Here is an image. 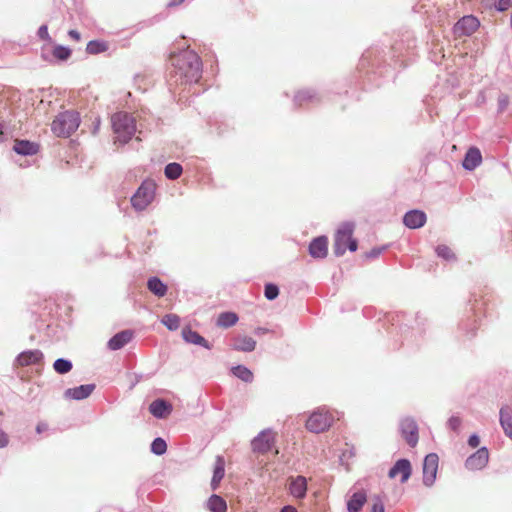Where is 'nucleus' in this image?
<instances>
[{"instance_id": "obj_44", "label": "nucleus", "mask_w": 512, "mask_h": 512, "mask_svg": "<svg viewBox=\"0 0 512 512\" xmlns=\"http://www.w3.org/2000/svg\"><path fill=\"white\" fill-rule=\"evenodd\" d=\"M37 35L40 39L42 40H45V41H50L51 38L49 36V33H48V27L47 25H41L37 31Z\"/></svg>"}, {"instance_id": "obj_10", "label": "nucleus", "mask_w": 512, "mask_h": 512, "mask_svg": "<svg viewBox=\"0 0 512 512\" xmlns=\"http://www.w3.org/2000/svg\"><path fill=\"white\" fill-rule=\"evenodd\" d=\"M400 431L410 447H415L418 443V425L412 418H404L400 422Z\"/></svg>"}, {"instance_id": "obj_52", "label": "nucleus", "mask_w": 512, "mask_h": 512, "mask_svg": "<svg viewBox=\"0 0 512 512\" xmlns=\"http://www.w3.org/2000/svg\"><path fill=\"white\" fill-rule=\"evenodd\" d=\"M269 330L267 328H264V327H257L255 330H254V333L256 335H263V334H266L268 333Z\"/></svg>"}, {"instance_id": "obj_46", "label": "nucleus", "mask_w": 512, "mask_h": 512, "mask_svg": "<svg viewBox=\"0 0 512 512\" xmlns=\"http://www.w3.org/2000/svg\"><path fill=\"white\" fill-rule=\"evenodd\" d=\"M9 444V437L6 432L0 429V449L7 447Z\"/></svg>"}, {"instance_id": "obj_20", "label": "nucleus", "mask_w": 512, "mask_h": 512, "mask_svg": "<svg viewBox=\"0 0 512 512\" xmlns=\"http://www.w3.org/2000/svg\"><path fill=\"white\" fill-rule=\"evenodd\" d=\"M499 422L504 434L512 440V408L504 405L499 411Z\"/></svg>"}, {"instance_id": "obj_54", "label": "nucleus", "mask_w": 512, "mask_h": 512, "mask_svg": "<svg viewBox=\"0 0 512 512\" xmlns=\"http://www.w3.org/2000/svg\"><path fill=\"white\" fill-rule=\"evenodd\" d=\"M280 512H297L296 508L290 505L284 506Z\"/></svg>"}, {"instance_id": "obj_9", "label": "nucleus", "mask_w": 512, "mask_h": 512, "mask_svg": "<svg viewBox=\"0 0 512 512\" xmlns=\"http://www.w3.org/2000/svg\"><path fill=\"white\" fill-rule=\"evenodd\" d=\"M480 26L479 20L473 15L462 17L454 25L453 31L457 36H470Z\"/></svg>"}, {"instance_id": "obj_26", "label": "nucleus", "mask_w": 512, "mask_h": 512, "mask_svg": "<svg viewBox=\"0 0 512 512\" xmlns=\"http://www.w3.org/2000/svg\"><path fill=\"white\" fill-rule=\"evenodd\" d=\"M320 98L318 94L311 89H304L298 91L294 96V104L296 106H303L306 103H316L319 102Z\"/></svg>"}, {"instance_id": "obj_42", "label": "nucleus", "mask_w": 512, "mask_h": 512, "mask_svg": "<svg viewBox=\"0 0 512 512\" xmlns=\"http://www.w3.org/2000/svg\"><path fill=\"white\" fill-rule=\"evenodd\" d=\"M387 249V246L374 247L369 252L366 253V258L374 259L377 258L383 251Z\"/></svg>"}, {"instance_id": "obj_11", "label": "nucleus", "mask_w": 512, "mask_h": 512, "mask_svg": "<svg viewBox=\"0 0 512 512\" xmlns=\"http://www.w3.org/2000/svg\"><path fill=\"white\" fill-rule=\"evenodd\" d=\"M488 461V449L486 447H481L466 459L465 467L471 471L482 470L486 467Z\"/></svg>"}, {"instance_id": "obj_30", "label": "nucleus", "mask_w": 512, "mask_h": 512, "mask_svg": "<svg viewBox=\"0 0 512 512\" xmlns=\"http://www.w3.org/2000/svg\"><path fill=\"white\" fill-rule=\"evenodd\" d=\"M232 374L242 380L245 383H251L253 381L252 371L244 365H237L231 369Z\"/></svg>"}, {"instance_id": "obj_36", "label": "nucleus", "mask_w": 512, "mask_h": 512, "mask_svg": "<svg viewBox=\"0 0 512 512\" xmlns=\"http://www.w3.org/2000/svg\"><path fill=\"white\" fill-rule=\"evenodd\" d=\"M150 449L153 454L161 456L167 451V443L163 438L157 437L152 441Z\"/></svg>"}, {"instance_id": "obj_32", "label": "nucleus", "mask_w": 512, "mask_h": 512, "mask_svg": "<svg viewBox=\"0 0 512 512\" xmlns=\"http://www.w3.org/2000/svg\"><path fill=\"white\" fill-rule=\"evenodd\" d=\"M183 172V168L179 163L172 162L165 166L164 174L169 180L178 179Z\"/></svg>"}, {"instance_id": "obj_15", "label": "nucleus", "mask_w": 512, "mask_h": 512, "mask_svg": "<svg viewBox=\"0 0 512 512\" xmlns=\"http://www.w3.org/2000/svg\"><path fill=\"white\" fill-rule=\"evenodd\" d=\"M309 254L313 258L323 259L328 253V238L319 236L314 238L308 247Z\"/></svg>"}, {"instance_id": "obj_22", "label": "nucleus", "mask_w": 512, "mask_h": 512, "mask_svg": "<svg viewBox=\"0 0 512 512\" xmlns=\"http://www.w3.org/2000/svg\"><path fill=\"white\" fill-rule=\"evenodd\" d=\"M232 348L241 352H252L256 348V341L247 335L234 337Z\"/></svg>"}, {"instance_id": "obj_50", "label": "nucleus", "mask_w": 512, "mask_h": 512, "mask_svg": "<svg viewBox=\"0 0 512 512\" xmlns=\"http://www.w3.org/2000/svg\"><path fill=\"white\" fill-rule=\"evenodd\" d=\"M68 35L76 41L81 39V35L77 30H69Z\"/></svg>"}, {"instance_id": "obj_35", "label": "nucleus", "mask_w": 512, "mask_h": 512, "mask_svg": "<svg viewBox=\"0 0 512 512\" xmlns=\"http://www.w3.org/2000/svg\"><path fill=\"white\" fill-rule=\"evenodd\" d=\"M168 330L175 331L180 326V318L176 314H166L161 320Z\"/></svg>"}, {"instance_id": "obj_34", "label": "nucleus", "mask_w": 512, "mask_h": 512, "mask_svg": "<svg viewBox=\"0 0 512 512\" xmlns=\"http://www.w3.org/2000/svg\"><path fill=\"white\" fill-rule=\"evenodd\" d=\"M72 367V362L65 358H58L53 364V368L58 374H66L72 370Z\"/></svg>"}, {"instance_id": "obj_7", "label": "nucleus", "mask_w": 512, "mask_h": 512, "mask_svg": "<svg viewBox=\"0 0 512 512\" xmlns=\"http://www.w3.org/2000/svg\"><path fill=\"white\" fill-rule=\"evenodd\" d=\"M274 444V432L271 429H264L251 441V448L253 452L266 454L273 448Z\"/></svg>"}, {"instance_id": "obj_40", "label": "nucleus", "mask_w": 512, "mask_h": 512, "mask_svg": "<svg viewBox=\"0 0 512 512\" xmlns=\"http://www.w3.org/2000/svg\"><path fill=\"white\" fill-rule=\"evenodd\" d=\"M508 104H509V97H508V95H506L504 93H501L498 96V109H497V112L498 113H503L507 109Z\"/></svg>"}, {"instance_id": "obj_3", "label": "nucleus", "mask_w": 512, "mask_h": 512, "mask_svg": "<svg viewBox=\"0 0 512 512\" xmlns=\"http://www.w3.org/2000/svg\"><path fill=\"white\" fill-rule=\"evenodd\" d=\"M80 122V114L77 111L67 110L56 116L51 124V130L58 137H69L78 129Z\"/></svg>"}, {"instance_id": "obj_16", "label": "nucleus", "mask_w": 512, "mask_h": 512, "mask_svg": "<svg viewBox=\"0 0 512 512\" xmlns=\"http://www.w3.org/2000/svg\"><path fill=\"white\" fill-rule=\"evenodd\" d=\"M134 332L132 330H122L111 337L107 343V347L111 351H117L132 341Z\"/></svg>"}, {"instance_id": "obj_14", "label": "nucleus", "mask_w": 512, "mask_h": 512, "mask_svg": "<svg viewBox=\"0 0 512 512\" xmlns=\"http://www.w3.org/2000/svg\"><path fill=\"white\" fill-rule=\"evenodd\" d=\"M427 220L425 212L413 209L405 213L403 223L410 229H418L425 225Z\"/></svg>"}, {"instance_id": "obj_6", "label": "nucleus", "mask_w": 512, "mask_h": 512, "mask_svg": "<svg viewBox=\"0 0 512 512\" xmlns=\"http://www.w3.org/2000/svg\"><path fill=\"white\" fill-rule=\"evenodd\" d=\"M332 421L331 415H329L325 408H319L306 421V428L310 432L321 433L331 426Z\"/></svg>"}, {"instance_id": "obj_18", "label": "nucleus", "mask_w": 512, "mask_h": 512, "mask_svg": "<svg viewBox=\"0 0 512 512\" xmlns=\"http://www.w3.org/2000/svg\"><path fill=\"white\" fill-rule=\"evenodd\" d=\"M172 405L164 399L158 398L149 405V412L158 419L166 418L172 412Z\"/></svg>"}, {"instance_id": "obj_17", "label": "nucleus", "mask_w": 512, "mask_h": 512, "mask_svg": "<svg viewBox=\"0 0 512 512\" xmlns=\"http://www.w3.org/2000/svg\"><path fill=\"white\" fill-rule=\"evenodd\" d=\"M95 384H84L74 388H68L64 392V396L67 399L83 400L88 398L95 390Z\"/></svg>"}, {"instance_id": "obj_19", "label": "nucleus", "mask_w": 512, "mask_h": 512, "mask_svg": "<svg viewBox=\"0 0 512 512\" xmlns=\"http://www.w3.org/2000/svg\"><path fill=\"white\" fill-rule=\"evenodd\" d=\"M482 162V155L477 147H470L464 157L462 166L467 171H473Z\"/></svg>"}, {"instance_id": "obj_48", "label": "nucleus", "mask_w": 512, "mask_h": 512, "mask_svg": "<svg viewBox=\"0 0 512 512\" xmlns=\"http://www.w3.org/2000/svg\"><path fill=\"white\" fill-rule=\"evenodd\" d=\"M465 326H470V330L467 331V335L469 337H473L476 334V330H477L476 322L472 321L470 323H466Z\"/></svg>"}, {"instance_id": "obj_1", "label": "nucleus", "mask_w": 512, "mask_h": 512, "mask_svg": "<svg viewBox=\"0 0 512 512\" xmlns=\"http://www.w3.org/2000/svg\"><path fill=\"white\" fill-rule=\"evenodd\" d=\"M175 76L182 83H197L202 76V61L199 55L190 49L182 50L171 56Z\"/></svg>"}, {"instance_id": "obj_53", "label": "nucleus", "mask_w": 512, "mask_h": 512, "mask_svg": "<svg viewBox=\"0 0 512 512\" xmlns=\"http://www.w3.org/2000/svg\"><path fill=\"white\" fill-rule=\"evenodd\" d=\"M185 0H170L167 4L168 7H175L182 4Z\"/></svg>"}, {"instance_id": "obj_45", "label": "nucleus", "mask_w": 512, "mask_h": 512, "mask_svg": "<svg viewBox=\"0 0 512 512\" xmlns=\"http://www.w3.org/2000/svg\"><path fill=\"white\" fill-rule=\"evenodd\" d=\"M511 7H512V0H499L496 4V9L501 12L506 11Z\"/></svg>"}, {"instance_id": "obj_37", "label": "nucleus", "mask_w": 512, "mask_h": 512, "mask_svg": "<svg viewBox=\"0 0 512 512\" xmlns=\"http://www.w3.org/2000/svg\"><path fill=\"white\" fill-rule=\"evenodd\" d=\"M435 252L438 257H440L446 261H454L456 259V256L453 253V251L451 250V248L446 245H443V244L438 245L435 248Z\"/></svg>"}, {"instance_id": "obj_31", "label": "nucleus", "mask_w": 512, "mask_h": 512, "mask_svg": "<svg viewBox=\"0 0 512 512\" xmlns=\"http://www.w3.org/2000/svg\"><path fill=\"white\" fill-rule=\"evenodd\" d=\"M238 316L234 312H222L217 319V325L223 328H229L238 321Z\"/></svg>"}, {"instance_id": "obj_8", "label": "nucleus", "mask_w": 512, "mask_h": 512, "mask_svg": "<svg viewBox=\"0 0 512 512\" xmlns=\"http://www.w3.org/2000/svg\"><path fill=\"white\" fill-rule=\"evenodd\" d=\"M439 458L436 453L426 455L423 462V484L431 487L435 480L438 471Z\"/></svg>"}, {"instance_id": "obj_29", "label": "nucleus", "mask_w": 512, "mask_h": 512, "mask_svg": "<svg viewBox=\"0 0 512 512\" xmlns=\"http://www.w3.org/2000/svg\"><path fill=\"white\" fill-rule=\"evenodd\" d=\"M206 507L211 512H226V501L219 495L212 494L206 502Z\"/></svg>"}, {"instance_id": "obj_25", "label": "nucleus", "mask_w": 512, "mask_h": 512, "mask_svg": "<svg viewBox=\"0 0 512 512\" xmlns=\"http://www.w3.org/2000/svg\"><path fill=\"white\" fill-rule=\"evenodd\" d=\"M182 337L187 343L202 346L206 349H211L209 342L202 337L198 332L186 327L182 330Z\"/></svg>"}, {"instance_id": "obj_5", "label": "nucleus", "mask_w": 512, "mask_h": 512, "mask_svg": "<svg viewBox=\"0 0 512 512\" xmlns=\"http://www.w3.org/2000/svg\"><path fill=\"white\" fill-rule=\"evenodd\" d=\"M355 225L353 222H343L337 229L334 239V254L337 257L344 255L347 244L353 236Z\"/></svg>"}, {"instance_id": "obj_2", "label": "nucleus", "mask_w": 512, "mask_h": 512, "mask_svg": "<svg viewBox=\"0 0 512 512\" xmlns=\"http://www.w3.org/2000/svg\"><path fill=\"white\" fill-rule=\"evenodd\" d=\"M115 143L125 145L136 132V122L133 116L127 112H117L111 118Z\"/></svg>"}, {"instance_id": "obj_24", "label": "nucleus", "mask_w": 512, "mask_h": 512, "mask_svg": "<svg viewBox=\"0 0 512 512\" xmlns=\"http://www.w3.org/2000/svg\"><path fill=\"white\" fill-rule=\"evenodd\" d=\"M367 501V495L364 490L354 492L347 501L348 512H360Z\"/></svg>"}, {"instance_id": "obj_4", "label": "nucleus", "mask_w": 512, "mask_h": 512, "mask_svg": "<svg viewBox=\"0 0 512 512\" xmlns=\"http://www.w3.org/2000/svg\"><path fill=\"white\" fill-rule=\"evenodd\" d=\"M156 185L152 180H145L131 197V205L136 211H143L153 201Z\"/></svg>"}, {"instance_id": "obj_13", "label": "nucleus", "mask_w": 512, "mask_h": 512, "mask_svg": "<svg viewBox=\"0 0 512 512\" xmlns=\"http://www.w3.org/2000/svg\"><path fill=\"white\" fill-rule=\"evenodd\" d=\"M412 473L411 463L408 459H399L390 468L388 476L389 478H395L398 474L401 475V483L408 481Z\"/></svg>"}, {"instance_id": "obj_12", "label": "nucleus", "mask_w": 512, "mask_h": 512, "mask_svg": "<svg viewBox=\"0 0 512 512\" xmlns=\"http://www.w3.org/2000/svg\"><path fill=\"white\" fill-rule=\"evenodd\" d=\"M44 355L39 349L26 350L21 352L14 361L15 366L26 367L38 365L43 361Z\"/></svg>"}, {"instance_id": "obj_49", "label": "nucleus", "mask_w": 512, "mask_h": 512, "mask_svg": "<svg viewBox=\"0 0 512 512\" xmlns=\"http://www.w3.org/2000/svg\"><path fill=\"white\" fill-rule=\"evenodd\" d=\"M357 248H358L357 240L352 237L351 240L347 244V249H349L351 252H355L357 250Z\"/></svg>"}, {"instance_id": "obj_43", "label": "nucleus", "mask_w": 512, "mask_h": 512, "mask_svg": "<svg viewBox=\"0 0 512 512\" xmlns=\"http://www.w3.org/2000/svg\"><path fill=\"white\" fill-rule=\"evenodd\" d=\"M448 427L453 431H458L461 426V419L458 416H451L447 422Z\"/></svg>"}, {"instance_id": "obj_38", "label": "nucleus", "mask_w": 512, "mask_h": 512, "mask_svg": "<svg viewBox=\"0 0 512 512\" xmlns=\"http://www.w3.org/2000/svg\"><path fill=\"white\" fill-rule=\"evenodd\" d=\"M70 55L71 50L66 46L57 45L53 49V56L58 60L65 61L70 57Z\"/></svg>"}, {"instance_id": "obj_27", "label": "nucleus", "mask_w": 512, "mask_h": 512, "mask_svg": "<svg viewBox=\"0 0 512 512\" xmlns=\"http://www.w3.org/2000/svg\"><path fill=\"white\" fill-rule=\"evenodd\" d=\"M225 475V461L224 458L220 455L216 457L215 466L213 471V476L211 479V488L212 490H216L219 487L221 480Z\"/></svg>"}, {"instance_id": "obj_41", "label": "nucleus", "mask_w": 512, "mask_h": 512, "mask_svg": "<svg viewBox=\"0 0 512 512\" xmlns=\"http://www.w3.org/2000/svg\"><path fill=\"white\" fill-rule=\"evenodd\" d=\"M372 501L371 512H384V504L380 496H374Z\"/></svg>"}, {"instance_id": "obj_23", "label": "nucleus", "mask_w": 512, "mask_h": 512, "mask_svg": "<svg viewBox=\"0 0 512 512\" xmlns=\"http://www.w3.org/2000/svg\"><path fill=\"white\" fill-rule=\"evenodd\" d=\"M13 150L19 155L31 156L38 153L39 145L28 140H16Z\"/></svg>"}, {"instance_id": "obj_21", "label": "nucleus", "mask_w": 512, "mask_h": 512, "mask_svg": "<svg viewBox=\"0 0 512 512\" xmlns=\"http://www.w3.org/2000/svg\"><path fill=\"white\" fill-rule=\"evenodd\" d=\"M290 494L298 499H302L306 496L307 492V480L304 476H297L293 478L289 485Z\"/></svg>"}, {"instance_id": "obj_39", "label": "nucleus", "mask_w": 512, "mask_h": 512, "mask_svg": "<svg viewBox=\"0 0 512 512\" xmlns=\"http://www.w3.org/2000/svg\"><path fill=\"white\" fill-rule=\"evenodd\" d=\"M279 295V288L276 284L267 283L264 287V296L267 300H274Z\"/></svg>"}, {"instance_id": "obj_28", "label": "nucleus", "mask_w": 512, "mask_h": 512, "mask_svg": "<svg viewBox=\"0 0 512 512\" xmlns=\"http://www.w3.org/2000/svg\"><path fill=\"white\" fill-rule=\"evenodd\" d=\"M148 290L157 297H163L167 293V285L157 276L150 277L147 281Z\"/></svg>"}, {"instance_id": "obj_51", "label": "nucleus", "mask_w": 512, "mask_h": 512, "mask_svg": "<svg viewBox=\"0 0 512 512\" xmlns=\"http://www.w3.org/2000/svg\"><path fill=\"white\" fill-rule=\"evenodd\" d=\"M48 429V425L46 423L40 422L36 426V432L42 433Z\"/></svg>"}, {"instance_id": "obj_33", "label": "nucleus", "mask_w": 512, "mask_h": 512, "mask_svg": "<svg viewBox=\"0 0 512 512\" xmlns=\"http://www.w3.org/2000/svg\"><path fill=\"white\" fill-rule=\"evenodd\" d=\"M107 50V44L104 41L91 40L87 43L86 52L88 54H99Z\"/></svg>"}, {"instance_id": "obj_47", "label": "nucleus", "mask_w": 512, "mask_h": 512, "mask_svg": "<svg viewBox=\"0 0 512 512\" xmlns=\"http://www.w3.org/2000/svg\"><path fill=\"white\" fill-rule=\"evenodd\" d=\"M480 443V438L477 434H472L468 438V445L472 448H476Z\"/></svg>"}]
</instances>
